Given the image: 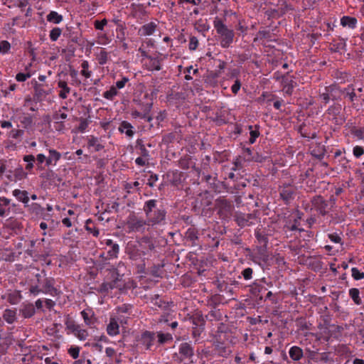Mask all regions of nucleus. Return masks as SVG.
<instances>
[{"instance_id": "1", "label": "nucleus", "mask_w": 364, "mask_h": 364, "mask_svg": "<svg viewBox=\"0 0 364 364\" xmlns=\"http://www.w3.org/2000/svg\"><path fill=\"white\" fill-rule=\"evenodd\" d=\"M223 328V327L219 328L215 336L213 344L218 355L222 357L227 358L232 353V349L225 343V342L228 341L231 344H234L235 342L230 338V333L229 332L224 331L222 329Z\"/></svg>"}, {"instance_id": "2", "label": "nucleus", "mask_w": 364, "mask_h": 364, "mask_svg": "<svg viewBox=\"0 0 364 364\" xmlns=\"http://www.w3.org/2000/svg\"><path fill=\"white\" fill-rule=\"evenodd\" d=\"M157 200L151 199L147 200L144 205L146 213L147 225H154L160 223L165 218L166 213L164 210L156 208Z\"/></svg>"}, {"instance_id": "3", "label": "nucleus", "mask_w": 364, "mask_h": 364, "mask_svg": "<svg viewBox=\"0 0 364 364\" xmlns=\"http://www.w3.org/2000/svg\"><path fill=\"white\" fill-rule=\"evenodd\" d=\"M213 26L219 36L220 44L223 48H228L233 42L235 33L224 23L223 21L215 17L213 21Z\"/></svg>"}, {"instance_id": "4", "label": "nucleus", "mask_w": 364, "mask_h": 364, "mask_svg": "<svg viewBox=\"0 0 364 364\" xmlns=\"http://www.w3.org/2000/svg\"><path fill=\"white\" fill-rule=\"evenodd\" d=\"M126 253L130 259L136 262H143L144 257L146 255L141 244L132 242H128L126 247Z\"/></svg>"}, {"instance_id": "5", "label": "nucleus", "mask_w": 364, "mask_h": 364, "mask_svg": "<svg viewBox=\"0 0 364 364\" xmlns=\"http://www.w3.org/2000/svg\"><path fill=\"white\" fill-rule=\"evenodd\" d=\"M164 58L161 53H156L142 60L143 67L149 71H159L161 69Z\"/></svg>"}, {"instance_id": "6", "label": "nucleus", "mask_w": 364, "mask_h": 364, "mask_svg": "<svg viewBox=\"0 0 364 364\" xmlns=\"http://www.w3.org/2000/svg\"><path fill=\"white\" fill-rule=\"evenodd\" d=\"M36 282L42 284L43 293L54 296L57 293V289L54 287L55 279L52 277H46L41 281L42 276L41 274H36Z\"/></svg>"}, {"instance_id": "7", "label": "nucleus", "mask_w": 364, "mask_h": 364, "mask_svg": "<svg viewBox=\"0 0 364 364\" xmlns=\"http://www.w3.org/2000/svg\"><path fill=\"white\" fill-rule=\"evenodd\" d=\"M146 225L147 221L138 218L135 215H130L127 223L129 232H144Z\"/></svg>"}, {"instance_id": "8", "label": "nucleus", "mask_w": 364, "mask_h": 364, "mask_svg": "<svg viewBox=\"0 0 364 364\" xmlns=\"http://www.w3.org/2000/svg\"><path fill=\"white\" fill-rule=\"evenodd\" d=\"M13 118L19 122L25 129L31 127L33 122V116L31 114L22 112L20 109L15 110Z\"/></svg>"}, {"instance_id": "9", "label": "nucleus", "mask_w": 364, "mask_h": 364, "mask_svg": "<svg viewBox=\"0 0 364 364\" xmlns=\"http://www.w3.org/2000/svg\"><path fill=\"white\" fill-rule=\"evenodd\" d=\"M301 215L299 211H294L290 213V215L288 216L287 220L286 221V224L284 225V228L291 231L294 230H299L301 231V229L300 228L301 225Z\"/></svg>"}, {"instance_id": "10", "label": "nucleus", "mask_w": 364, "mask_h": 364, "mask_svg": "<svg viewBox=\"0 0 364 364\" xmlns=\"http://www.w3.org/2000/svg\"><path fill=\"white\" fill-rule=\"evenodd\" d=\"M2 300H6L11 305L18 304L22 299L23 296L19 290H7L1 296Z\"/></svg>"}, {"instance_id": "11", "label": "nucleus", "mask_w": 364, "mask_h": 364, "mask_svg": "<svg viewBox=\"0 0 364 364\" xmlns=\"http://www.w3.org/2000/svg\"><path fill=\"white\" fill-rule=\"evenodd\" d=\"M282 83L283 92L287 95H291L293 93L294 88L296 85V82L294 81L292 76L282 75Z\"/></svg>"}, {"instance_id": "12", "label": "nucleus", "mask_w": 364, "mask_h": 364, "mask_svg": "<svg viewBox=\"0 0 364 364\" xmlns=\"http://www.w3.org/2000/svg\"><path fill=\"white\" fill-rule=\"evenodd\" d=\"M120 323H127V321H124V318L111 317L109 323L107 326V332L110 336H114L119 333V326Z\"/></svg>"}, {"instance_id": "13", "label": "nucleus", "mask_w": 364, "mask_h": 364, "mask_svg": "<svg viewBox=\"0 0 364 364\" xmlns=\"http://www.w3.org/2000/svg\"><path fill=\"white\" fill-rule=\"evenodd\" d=\"M159 23L156 21H151L144 24L138 31V34L140 36H148L154 34L158 30Z\"/></svg>"}, {"instance_id": "14", "label": "nucleus", "mask_w": 364, "mask_h": 364, "mask_svg": "<svg viewBox=\"0 0 364 364\" xmlns=\"http://www.w3.org/2000/svg\"><path fill=\"white\" fill-rule=\"evenodd\" d=\"M312 207L321 215L326 214L328 204L323 197L320 196H315L312 200Z\"/></svg>"}, {"instance_id": "15", "label": "nucleus", "mask_w": 364, "mask_h": 364, "mask_svg": "<svg viewBox=\"0 0 364 364\" xmlns=\"http://www.w3.org/2000/svg\"><path fill=\"white\" fill-rule=\"evenodd\" d=\"M19 313L23 318H29L36 314V308L32 303L24 301L20 306Z\"/></svg>"}, {"instance_id": "16", "label": "nucleus", "mask_w": 364, "mask_h": 364, "mask_svg": "<svg viewBox=\"0 0 364 364\" xmlns=\"http://www.w3.org/2000/svg\"><path fill=\"white\" fill-rule=\"evenodd\" d=\"M295 188L290 184H284L280 187V197L286 203H289L294 198Z\"/></svg>"}, {"instance_id": "17", "label": "nucleus", "mask_w": 364, "mask_h": 364, "mask_svg": "<svg viewBox=\"0 0 364 364\" xmlns=\"http://www.w3.org/2000/svg\"><path fill=\"white\" fill-rule=\"evenodd\" d=\"M218 214L222 219L230 218L232 210V206L230 203L225 200H220L218 204Z\"/></svg>"}, {"instance_id": "18", "label": "nucleus", "mask_w": 364, "mask_h": 364, "mask_svg": "<svg viewBox=\"0 0 364 364\" xmlns=\"http://www.w3.org/2000/svg\"><path fill=\"white\" fill-rule=\"evenodd\" d=\"M341 105L340 104H334L331 105L327 110V114L332 117V120L337 124H341L344 122V119L339 117L341 112Z\"/></svg>"}, {"instance_id": "19", "label": "nucleus", "mask_w": 364, "mask_h": 364, "mask_svg": "<svg viewBox=\"0 0 364 364\" xmlns=\"http://www.w3.org/2000/svg\"><path fill=\"white\" fill-rule=\"evenodd\" d=\"M256 220L252 214L239 213L236 215V222L239 226L245 227L252 225Z\"/></svg>"}, {"instance_id": "20", "label": "nucleus", "mask_w": 364, "mask_h": 364, "mask_svg": "<svg viewBox=\"0 0 364 364\" xmlns=\"http://www.w3.org/2000/svg\"><path fill=\"white\" fill-rule=\"evenodd\" d=\"M132 309L133 306L127 304L118 306L116 309L118 314L117 318H124V321H127V318L132 314Z\"/></svg>"}, {"instance_id": "21", "label": "nucleus", "mask_w": 364, "mask_h": 364, "mask_svg": "<svg viewBox=\"0 0 364 364\" xmlns=\"http://www.w3.org/2000/svg\"><path fill=\"white\" fill-rule=\"evenodd\" d=\"M155 333L150 331H145L141 334L140 342L146 349H149L154 344Z\"/></svg>"}, {"instance_id": "22", "label": "nucleus", "mask_w": 364, "mask_h": 364, "mask_svg": "<svg viewBox=\"0 0 364 364\" xmlns=\"http://www.w3.org/2000/svg\"><path fill=\"white\" fill-rule=\"evenodd\" d=\"M48 151L49 155L46 159V166H55L61 158V154L53 149H49Z\"/></svg>"}, {"instance_id": "23", "label": "nucleus", "mask_w": 364, "mask_h": 364, "mask_svg": "<svg viewBox=\"0 0 364 364\" xmlns=\"http://www.w3.org/2000/svg\"><path fill=\"white\" fill-rule=\"evenodd\" d=\"M10 200L5 197H0V216H8L10 213Z\"/></svg>"}, {"instance_id": "24", "label": "nucleus", "mask_w": 364, "mask_h": 364, "mask_svg": "<svg viewBox=\"0 0 364 364\" xmlns=\"http://www.w3.org/2000/svg\"><path fill=\"white\" fill-rule=\"evenodd\" d=\"M3 318L9 324H13L17 319L16 310L6 309L3 312Z\"/></svg>"}, {"instance_id": "25", "label": "nucleus", "mask_w": 364, "mask_h": 364, "mask_svg": "<svg viewBox=\"0 0 364 364\" xmlns=\"http://www.w3.org/2000/svg\"><path fill=\"white\" fill-rule=\"evenodd\" d=\"M179 353L184 358H190L193 355V348L188 343H183L179 347Z\"/></svg>"}, {"instance_id": "26", "label": "nucleus", "mask_w": 364, "mask_h": 364, "mask_svg": "<svg viewBox=\"0 0 364 364\" xmlns=\"http://www.w3.org/2000/svg\"><path fill=\"white\" fill-rule=\"evenodd\" d=\"M80 314L87 326H91L95 323L94 313L91 309H85Z\"/></svg>"}, {"instance_id": "27", "label": "nucleus", "mask_w": 364, "mask_h": 364, "mask_svg": "<svg viewBox=\"0 0 364 364\" xmlns=\"http://www.w3.org/2000/svg\"><path fill=\"white\" fill-rule=\"evenodd\" d=\"M58 87L60 89L59 91V97L61 99H66L70 92V87H68L67 82L65 80H59Z\"/></svg>"}, {"instance_id": "28", "label": "nucleus", "mask_w": 364, "mask_h": 364, "mask_svg": "<svg viewBox=\"0 0 364 364\" xmlns=\"http://www.w3.org/2000/svg\"><path fill=\"white\" fill-rule=\"evenodd\" d=\"M87 145L89 148H92L95 151H99L104 148L103 145L100 142L99 139L94 136H88Z\"/></svg>"}, {"instance_id": "29", "label": "nucleus", "mask_w": 364, "mask_h": 364, "mask_svg": "<svg viewBox=\"0 0 364 364\" xmlns=\"http://www.w3.org/2000/svg\"><path fill=\"white\" fill-rule=\"evenodd\" d=\"M132 129V125L127 121L122 122L119 127V131L121 133H124L128 137L134 136V132Z\"/></svg>"}, {"instance_id": "30", "label": "nucleus", "mask_w": 364, "mask_h": 364, "mask_svg": "<svg viewBox=\"0 0 364 364\" xmlns=\"http://www.w3.org/2000/svg\"><path fill=\"white\" fill-rule=\"evenodd\" d=\"M46 20L49 23L59 24L63 21V16L57 11H51L46 16Z\"/></svg>"}, {"instance_id": "31", "label": "nucleus", "mask_w": 364, "mask_h": 364, "mask_svg": "<svg viewBox=\"0 0 364 364\" xmlns=\"http://www.w3.org/2000/svg\"><path fill=\"white\" fill-rule=\"evenodd\" d=\"M341 24L343 27H348L349 28H355L357 25V19L354 17L344 16L341 19Z\"/></svg>"}, {"instance_id": "32", "label": "nucleus", "mask_w": 364, "mask_h": 364, "mask_svg": "<svg viewBox=\"0 0 364 364\" xmlns=\"http://www.w3.org/2000/svg\"><path fill=\"white\" fill-rule=\"evenodd\" d=\"M13 196H15L18 201L25 204H27L29 202V198L26 191L15 189L13 191Z\"/></svg>"}, {"instance_id": "33", "label": "nucleus", "mask_w": 364, "mask_h": 364, "mask_svg": "<svg viewBox=\"0 0 364 364\" xmlns=\"http://www.w3.org/2000/svg\"><path fill=\"white\" fill-rule=\"evenodd\" d=\"M290 358L295 360L298 361L301 360V358L303 357V350L301 348L298 346H292L289 351Z\"/></svg>"}, {"instance_id": "34", "label": "nucleus", "mask_w": 364, "mask_h": 364, "mask_svg": "<svg viewBox=\"0 0 364 364\" xmlns=\"http://www.w3.org/2000/svg\"><path fill=\"white\" fill-rule=\"evenodd\" d=\"M106 244L111 246L110 250L107 252L109 258H117L119 251V245L117 244H113L111 240H107Z\"/></svg>"}, {"instance_id": "35", "label": "nucleus", "mask_w": 364, "mask_h": 364, "mask_svg": "<svg viewBox=\"0 0 364 364\" xmlns=\"http://www.w3.org/2000/svg\"><path fill=\"white\" fill-rule=\"evenodd\" d=\"M349 296L354 301L356 305H360L362 304V300L360 296V291L357 288H351L349 289Z\"/></svg>"}, {"instance_id": "36", "label": "nucleus", "mask_w": 364, "mask_h": 364, "mask_svg": "<svg viewBox=\"0 0 364 364\" xmlns=\"http://www.w3.org/2000/svg\"><path fill=\"white\" fill-rule=\"evenodd\" d=\"M23 160L26 163L25 166L26 170L29 173H31L34 166L35 156L32 154L25 155L23 157Z\"/></svg>"}, {"instance_id": "37", "label": "nucleus", "mask_w": 364, "mask_h": 364, "mask_svg": "<svg viewBox=\"0 0 364 364\" xmlns=\"http://www.w3.org/2000/svg\"><path fill=\"white\" fill-rule=\"evenodd\" d=\"M80 74L86 79L92 76V71L90 70V64L87 60H82L81 63Z\"/></svg>"}, {"instance_id": "38", "label": "nucleus", "mask_w": 364, "mask_h": 364, "mask_svg": "<svg viewBox=\"0 0 364 364\" xmlns=\"http://www.w3.org/2000/svg\"><path fill=\"white\" fill-rule=\"evenodd\" d=\"M109 58V53L105 50H101L97 55L96 59L100 65H105Z\"/></svg>"}, {"instance_id": "39", "label": "nucleus", "mask_w": 364, "mask_h": 364, "mask_svg": "<svg viewBox=\"0 0 364 364\" xmlns=\"http://www.w3.org/2000/svg\"><path fill=\"white\" fill-rule=\"evenodd\" d=\"M111 42L110 37L105 33H97V43L102 46H106Z\"/></svg>"}, {"instance_id": "40", "label": "nucleus", "mask_w": 364, "mask_h": 364, "mask_svg": "<svg viewBox=\"0 0 364 364\" xmlns=\"http://www.w3.org/2000/svg\"><path fill=\"white\" fill-rule=\"evenodd\" d=\"M118 89L114 85H112L109 89L103 93V97L108 100H113L118 95Z\"/></svg>"}, {"instance_id": "41", "label": "nucleus", "mask_w": 364, "mask_h": 364, "mask_svg": "<svg viewBox=\"0 0 364 364\" xmlns=\"http://www.w3.org/2000/svg\"><path fill=\"white\" fill-rule=\"evenodd\" d=\"M66 329L71 333H75L78 328L80 326L77 324L73 320L68 318L65 323Z\"/></svg>"}, {"instance_id": "42", "label": "nucleus", "mask_w": 364, "mask_h": 364, "mask_svg": "<svg viewBox=\"0 0 364 364\" xmlns=\"http://www.w3.org/2000/svg\"><path fill=\"white\" fill-rule=\"evenodd\" d=\"M350 134L358 139H364V127H353L350 129Z\"/></svg>"}, {"instance_id": "43", "label": "nucleus", "mask_w": 364, "mask_h": 364, "mask_svg": "<svg viewBox=\"0 0 364 364\" xmlns=\"http://www.w3.org/2000/svg\"><path fill=\"white\" fill-rule=\"evenodd\" d=\"M62 34V29L58 27H55L50 30L49 38L51 41H56Z\"/></svg>"}, {"instance_id": "44", "label": "nucleus", "mask_w": 364, "mask_h": 364, "mask_svg": "<svg viewBox=\"0 0 364 364\" xmlns=\"http://www.w3.org/2000/svg\"><path fill=\"white\" fill-rule=\"evenodd\" d=\"M11 43L5 40L0 41V54L5 55L10 52Z\"/></svg>"}, {"instance_id": "45", "label": "nucleus", "mask_w": 364, "mask_h": 364, "mask_svg": "<svg viewBox=\"0 0 364 364\" xmlns=\"http://www.w3.org/2000/svg\"><path fill=\"white\" fill-rule=\"evenodd\" d=\"M158 341L159 343L163 344L173 339L171 334L166 333L159 332L157 334Z\"/></svg>"}, {"instance_id": "46", "label": "nucleus", "mask_w": 364, "mask_h": 364, "mask_svg": "<svg viewBox=\"0 0 364 364\" xmlns=\"http://www.w3.org/2000/svg\"><path fill=\"white\" fill-rule=\"evenodd\" d=\"M24 134L23 130L20 129H11L9 134L8 136L9 138H11L12 139H18L21 138Z\"/></svg>"}, {"instance_id": "47", "label": "nucleus", "mask_w": 364, "mask_h": 364, "mask_svg": "<svg viewBox=\"0 0 364 364\" xmlns=\"http://www.w3.org/2000/svg\"><path fill=\"white\" fill-rule=\"evenodd\" d=\"M74 335L80 341H85L87 339L89 334L86 329H83L80 326Z\"/></svg>"}, {"instance_id": "48", "label": "nucleus", "mask_w": 364, "mask_h": 364, "mask_svg": "<svg viewBox=\"0 0 364 364\" xmlns=\"http://www.w3.org/2000/svg\"><path fill=\"white\" fill-rule=\"evenodd\" d=\"M129 82V78L128 77L122 76L120 80L116 81L114 85L115 86V88L118 89L119 90L124 88V87Z\"/></svg>"}, {"instance_id": "49", "label": "nucleus", "mask_w": 364, "mask_h": 364, "mask_svg": "<svg viewBox=\"0 0 364 364\" xmlns=\"http://www.w3.org/2000/svg\"><path fill=\"white\" fill-rule=\"evenodd\" d=\"M343 92L346 94V96L348 97L350 101L353 102L356 97V95L354 92V88L353 85H348L346 88H345Z\"/></svg>"}, {"instance_id": "50", "label": "nucleus", "mask_w": 364, "mask_h": 364, "mask_svg": "<svg viewBox=\"0 0 364 364\" xmlns=\"http://www.w3.org/2000/svg\"><path fill=\"white\" fill-rule=\"evenodd\" d=\"M39 284H31L29 288V292L33 296H37L41 293H43L42 288H40Z\"/></svg>"}, {"instance_id": "51", "label": "nucleus", "mask_w": 364, "mask_h": 364, "mask_svg": "<svg viewBox=\"0 0 364 364\" xmlns=\"http://www.w3.org/2000/svg\"><path fill=\"white\" fill-rule=\"evenodd\" d=\"M31 77V74L30 73H24L20 72L16 74V80L19 82H23L26 81L28 78Z\"/></svg>"}, {"instance_id": "52", "label": "nucleus", "mask_w": 364, "mask_h": 364, "mask_svg": "<svg viewBox=\"0 0 364 364\" xmlns=\"http://www.w3.org/2000/svg\"><path fill=\"white\" fill-rule=\"evenodd\" d=\"M80 348L79 346H71L68 352V354L73 358L77 359L79 357Z\"/></svg>"}, {"instance_id": "53", "label": "nucleus", "mask_w": 364, "mask_h": 364, "mask_svg": "<svg viewBox=\"0 0 364 364\" xmlns=\"http://www.w3.org/2000/svg\"><path fill=\"white\" fill-rule=\"evenodd\" d=\"M107 24V20L106 18H104L102 21L95 20L94 21L95 28L100 31H102L104 30V28Z\"/></svg>"}, {"instance_id": "54", "label": "nucleus", "mask_w": 364, "mask_h": 364, "mask_svg": "<svg viewBox=\"0 0 364 364\" xmlns=\"http://www.w3.org/2000/svg\"><path fill=\"white\" fill-rule=\"evenodd\" d=\"M352 277L355 280H360L364 278V272H360L358 268L351 269Z\"/></svg>"}, {"instance_id": "55", "label": "nucleus", "mask_w": 364, "mask_h": 364, "mask_svg": "<svg viewBox=\"0 0 364 364\" xmlns=\"http://www.w3.org/2000/svg\"><path fill=\"white\" fill-rule=\"evenodd\" d=\"M255 236L259 242L260 245L263 246H266L268 242L267 237L262 233L259 232V231H257L255 232Z\"/></svg>"}, {"instance_id": "56", "label": "nucleus", "mask_w": 364, "mask_h": 364, "mask_svg": "<svg viewBox=\"0 0 364 364\" xmlns=\"http://www.w3.org/2000/svg\"><path fill=\"white\" fill-rule=\"evenodd\" d=\"M89 122L86 119H80V124L77 127V129L80 132L83 133L85 132L87 128L88 127Z\"/></svg>"}, {"instance_id": "57", "label": "nucleus", "mask_w": 364, "mask_h": 364, "mask_svg": "<svg viewBox=\"0 0 364 364\" xmlns=\"http://www.w3.org/2000/svg\"><path fill=\"white\" fill-rule=\"evenodd\" d=\"M328 237L333 243L342 244L341 237L338 234H337L336 232L328 234Z\"/></svg>"}, {"instance_id": "58", "label": "nucleus", "mask_w": 364, "mask_h": 364, "mask_svg": "<svg viewBox=\"0 0 364 364\" xmlns=\"http://www.w3.org/2000/svg\"><path fill=\"white\" fill-rule=\"evenodd\" d=\"M353 156L358 159L364 154V149L360 146H355L353 149Z\"/></svg>"}, {"instance_id": "59", "label": "nucleus", "mask_w": 364, "mask_h": 364, "mask_svg": "<svg viewBox=\"0 0 364 364\" xmlns=\"http://www.w3.org/2000/svg\"><path fill=\"white\" fill-rule=\"evenodd\" d=\"M331 89V87H326V92L320 94V98L322 100V102L326 105L327 104L330 100V95H329V90Z\"/></svg>"}, {"instance_id": "60", "label": "nucleus", "mask_w": 364, "mask_h": 364, "mask_svg": "<svg viewBox=\"0 0 364 364\" xmlns=\"http://www.w3.org/2000/svg\"><path fill=\"white\" fill-rule=\"evenodd\" d=\"M250 137L249 139L250 144H252L255 142L257 138L259 136V132L257 130H252V126H250Z\"/></svg>"}, {"instance_id": "61", "label": "nucleus", "mask_w": 364, "mask_h": 364, "mask_svg": "<svg viewBox=\"0 0 364 364\" xmlns=\"http://www.w3.org/2000/svg\"><path fill=\"white\" fill-rule=\"evenodd\" d=\"M202 2V0H178V5H183L188 4L194 6H198Z\"/></svg>"}, {"instance_id": "62", "label": "nucleus", "mask_w": 364, "mask_h": 364, "mask_svg": "<svg viewBox=\"0 0 364 364\" xmlns=\"http://www.w3.org/2000/svg\"><path fill=\"white\" fill-rule=\"evenodd\" d=\"M252 269L247 267L242 272V274L245 280H249L252 278Z\"/></svg>"}, {"instance_id": "63", "label": "nucleus", "mask_w": 364, "mask_h": 364, "mask_svg": "<svg viewBox=\"0 0 364 364\" xmlns=\"http://www.w3.org/2000/svg\"><path fill=\"white\" fill-rule=\"evenodd\" d=\"M67 116H68L67 114H65L64 112H60V111H59V112H55L53 114V118L55 121H59V120L65 119L67 118Z\"/></svg>"}, {"instance_id": "64", "label": "nucleus", "mask_w": 364, "mask_h": 364, "mask_svg": "<svg viewBox=\"0 0 364 364\" xmlns=\"http://www.w3.org/2000/svg\"><path fill=\"white\" fill-rule=\"evenodd\" d=\"M241 87V83L239 80H236L235 83L231 87V90L235 95L237 94Z\"/></svg>"}]
</instances>
